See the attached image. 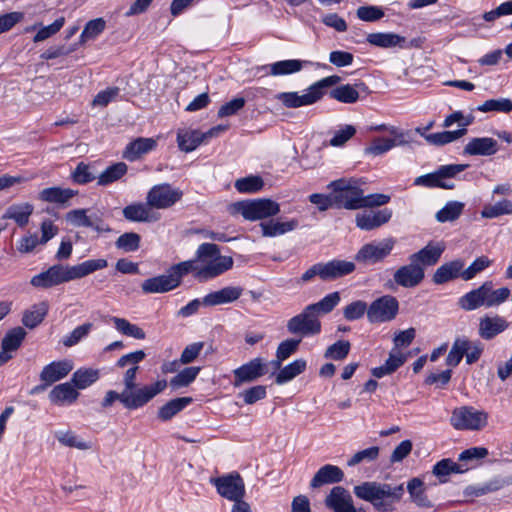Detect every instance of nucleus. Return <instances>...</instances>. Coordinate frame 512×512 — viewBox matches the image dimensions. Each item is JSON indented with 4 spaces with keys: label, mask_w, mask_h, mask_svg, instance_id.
<instances>
[{
    "label": "nucleus",
    "mask_w": 512,
    "mask_h": 512,
    "mask_svg": "<svg viewBox=\"0 0 512 512\" xmlns=\"http://www.w3.org/2000/svg\"><path fill=\"white\" fill-rule=\"evenodd\" d=\"M288 331L291 334L299 335V338L314 335L320 332V322H288Z\"/></svg>",
    "instance_id": "obj_51"
},
{
    "label": "nucleus",
    "mask_w": 512,
    "mask_h": 512,
    "mask_svg": "<svg viewBox=\"0 0 512 512\" xmlns=\"http://www.w3.org/2000/svg\"><path fill=\"white\" fill-rule=\"evenodd\" d=\"M407 143L405 135L393 136L392 139L379 137L372 141L371 145L365 149V153L378 156L388 152L395 146H404Z\"/></svg>",
    "instance_id": "obj_31"
},
{
    "label": "nucleus",
    "mask_w": 512,
    "mask_h": 512,
    "mask_svg": "<svg viewBox=\"0 0 512 512\" xmlns=\"http://www.w3.org/2000/svg\"><path fill=\"white\" fill-rule=\"evenodd\" d=\"M464 209V203L459 201H449L439 210L435 218L440 223L452 222L459 218Z\"/></svg>",
    "instance_id": "obj_41"
},
{
    "label": "nucleus",
    "mask_w": 512,
    "mask_h": 512,
    "mask_svg": "<svg viewBox=\"0 0 512 512\" xmlns=\"http://www.w3.org/2000/svg\"><path fill=\"white\" fill-rule=\"evenodd\" d=\"M497 152V141L493 138H473L464 147V153L468 155L489 156Z\"/></svg>",
    "instance_id": "obj_28"
},
{
    "label": "nucleus",
    "mask_w": 512,
    "mask_h": 512,
    "mask_svg": "<svg viewBox=\"0 0 512 512\" xmlns=\"http://www.w3.org/2000/svg\"><path fill=\"white\" fill-rule=\"evenodd\" d=\"M259 226L263 237H276L295 230L299 226V221L295 218L287 221L271 219L261 222Z\"/></svg>",
    "instance_id": "obj_22"
},
{
    "label": "nucleus",
    "mask_w": 512,
    "mask_h": 512,
    "mask_svg": "<svg viewBox=\"0 0 512 512\" xmlns=\"http://www.w3.org/2000/svg\"><path fill=\"white\" fill-rule=\"evenodd\" d=\"M88 209H74L66 214V220L76 227H89L97 232H108L110 228L97 213L88 214Z\"/></svg>",
    "instance_id": "obj_14"
},
{
    "label": "nucleus",
    "mask_w": 512,
    "mask_h": 512,
    "mask_svg": "<svg viewBox=\"0 0 512 512\" xmlns=\"http://www.w3.org/2000/svg\"><path fill=\"white\" fill-rule=\"evenodd\" d=\"M145 358V353L138 350L123 355L117 361L119 367L130 366L123 375L124 389L121 393L110 390L106 393L101 405L107 408L113 405L115 401H120L125 408L133 410L147 404L156 395L161 393L167 387L166 380H158L151 385L143 387L137 386L138 364Z\"/></svg>",
    "instance_id": "obj_1"
},
{
    "label": "nucleus",
    "mask_w": 512,
    "mask_h": 512,
    "mask_svg": "<svg viewBox=\"0 0 512 512\" xmlns=\"http://www.w3.org/2000/svg\"><path fill=\"white\" fill-rule=\"evenodd\" d=\"M464 261L456 259L442 264L436 269L433 274L432 280L435 284H444L453 279L461 277L462 269L464 268Z\"/></svg>",
    "instance_id": "obj_23"
},
{
    "label": "nucleus",
    "mask_w": 512,
    "mask_h": 512,
    "mask_svg": "<svg viewBox=\"0 0 512 512\" xmlns=\"http://www.w3.org/2000/svg\"><path fill=\"white\" fill-rule=\"evenodd\" d=\"M309 64L308 61L299 59H289L274 62L269 65L270 74L272 76H284L300 72L304 65Z\"/></svg>",
    "instance_id": "obj_36"
},
{
    "label": "nucleus",
    "mask_w": 512,
    "mask_h": 512,
    "mask_svg": "<svg viewBox=\"0 0 512 512\" xmlns=\"http://www.w3.org/2000/svg\"><path fill=\"white\" fill-rule=\"evenodd\" d=\"M108 266L106 259H89L74 266L54 265L47 271L34 276L31 284L36 287H51L63 282L83 278Z\"/></svg>",
    "instance_id": "obj_2"
},
{
    "label": "nucleus",
    "mask_w": 512,
    "mask_h": 512,
    "mask_svg": "<svg viewBox=\"0 0 512 512\" xmlns=\"http://www.w3.org/2000/svg\"><path fill=\"white\" fill-rule=\"evenodd\" d=\"M353 492L359 499L370 502L378 512H392L393 504L404 494V486L366 481L355 486Z\"/></svg>",
    "instance_id": "obj_4"
},
{
    "label": "nucleus",
    "mask_w": 512,
    "mask_h": 512,
    "mask_svg": "<svg viewBox=\"0 0 512 512\" xmlns=\"http://www.w3.org/2000/svg\"><path fill=\"white\" fill-rule=\"evenodd\" d=\"M33 213V206L29 203L13 204L3 214V219H12L20 227L25 226Z\"/></svg>",
    "instance_id": "obj_37"
},
{
    "label": "nucleus",
    "mask_w": 512,
    "mask_h": 512,
    "mask_svg": "<svg viewBox=\"0 0 512 512\" xmlns=\"http://www.w3.org/2000/svg\"><path fill=\"white\" fill-rule=\"evenodd\" d=\"M73 181L77 184H86L93 181L96 176L91 171L90 166L84 162H80L71 175Z\"/></svg>",
    "instance_id": "obj_64"
},
{
    "label": "nucleus",
    "mask_w": 512,
    "mask_h": 512,
    "mask_svg": "<svg viewBox=\"0 0 512 512\" xmlns=\"http://www.w3.org/2000/svg\"><path fill=\"white\" fill-rule=\"evenodd\" d=\"M234 186L240 193H255L263 188L264 182L260 176L251 175L236 180Z\"/></svg>",
    "instance_id": "obj_49"
},
{
    "label": "nucleus",
    "mask_w": 512,
    "mask_h": 512,
    "mask_svg": "<svg viewBox=\"0 0 512 512\" xmlns=\"http://www.w3.org/2000/svg\"><path fill=\"white\" fill-rule=\"evenodd\" d=\"M343 477L344 473L339 467L327 464L316 472L310 485L312 488H319L325 484L340 482Z\"/></svg>",
    "instance_id": "obj_25"
},
{
    "label": "nucleus",
    "mask_w": 512,
    "mask_h": 512,
    "mask_svg": "<svg viewBox=\"0 0 512 512\" xmlns=\"http://www.w3.org/2000/svg\"><path fill=\"white\" fill-rule=\"evenodd\" d=\"M229 211L232 215L240 214L245 220L257 221L278 215L280 205L271 199L260 198L232 203Z\"/></svg>",
    "instance_id": "obj_6"
},
{
    "label": "nucleus",
    "mask_w": 512,
    "mask_h": 512,
    "mask_svg": "<svg viewBox=\"0 0 512 512\" xmlns=\"http://www.w3.org/2000/svg\"><path fill=\"white\" fill-rule=\"evenodd\" d=\"M326 506L334 512H366L356 508L349 492L341 486L333 487L325 499Z\"/></svg>",
    "instance_id": "obj_15"
},
{
    "label": "nucleus",
    "mask_w": 512,
    "mask_h": 512,
    "mask_svg": "<svg viewBox=\"0 0 512 512\" xmlns=\"http://www.w3.org/2000/svg\"><path fill=\"white\" fill-rule=\"evenodd\" d=\"M98 371L93 369L78 370L73 374L72 382L79 388L84 389L98 379Z\"/></svg>",
    "instance_id": "obj_57"
},
{
    "label": "nucleus",
    "mask_w": 512,
    "mask_h": 512,
    "mask_svg": "<svg viewBox=\"0 0 512 512\" xmlns=\"http://www.w3.org/2000/svg\"><path fill=\"white\" fill-rule=\"evenodd\" d=\"M483 347L478 342H473L466 337L455 339L447 357L446 364L450 367H456L466 357V363L472 364L479 360Z\"/></svg>",
    "instance_id": "obj_9"
},
{
    "label": "nucleus",
    "mask_w": 512,
    "mask_h": 512,
    "mask_svg": "<svg viewBox=\"0 0 512 512\" xmlns=\"http://www.w3.org/2000/svg\"><path fill=\"white\" fill-rule=\"evenodd\" d=\"M218 493L234 503L242 502L245 495V486L239 474H230L214 480Z\"/></svg>",
    "instance_id": "obj_12"
},
{
    "label": "nucleus",
    "mask_w": 512,
    "mask_h": 512,
    "mask_svg": "<svg viewBox=\"0 0 512 512\" xmlns=\"http://www.w3.org/2000/svg\"><path fill=\"white\" fill-rule=\"evenodd\" d=\"M78 396L79 393L69 382L55 386L49 393L51 402L57 405L73 403Z\"/></svg>",
    "instance_id": "obj_33"
},
{
    "label": "nucleus",
    "mask_w": 512,
    "mask_h": 512,
    "mask_svg": "<svg viewBox=\"0 0 512 512\" xmlns=\"http://www.w3.org/2000/svg\"><path fill=\"white\" fill-rule=\"evenodd\" d=\"M395 239L386 238L379 242L368 243L362 246V248L356 254V260L364 263H377L387 257L394 245Z\"/></svg>",
    "instance_id": "obj_11"
},
{
    "label": "nucleus",
    "mask_w": 512,
    "mask_h": 512,
    "mask_svg": "<svg viewBox=\"0 0 512 512\" xmlns=\"http://www.w3.org/2000/svg\"><path fill=\"white\" fill-rule=\"evenodd\" d=\"M123 216L132 222H150L159 219V217L152 213L147 203H134L126 206L123 209Z\"/></svg>",
    "instance_id": "obj_29"
},
{
    "label": "nucleus",
    "mask_w": 512,
    "mask_h": 512,
    "mask_svg": "<svg viewBox=\"0 0 512 512\" xmlns=\"http://www.w3.org/2000/svg\"><path fill=\"white\" fill-rule=\"evenodd\" d=\"M408 492L413 500L420 507H430L431 503L424 494L423 482L418 478H413L408 482Z\"/></svg>",
    "instance_id": "obj_52"
},
{
    "label": "nucleus",
    "mask_w": 512,
    "mask_h": 512,
    "mask_svg": "<svg viewBox=\"0 0 512 512\" xmlns=\"http://www.w3.org/2000/svg\"><path fill=\"white\" fill-rule=\"evenodd\" d=\"M176 288V281L168 273L146 279L141 284L145 294L165 293Z\"/></svg>",
    "instance_id": "obj_26"
},
{
    "label": "nucleus",
    "mask_w": 512,
    "mask_h": 512,
    "mask_svg": "<svg viewBox=\"0 0 512 512\" xmlns=\"http://www.w3.org/2000/svg\"><path fill=\"white\" fill-rule=\"evenodd\" d=\"M399 309L398 301L391 295L382 296L374 300L368 308V318L370 320H392L396 317Z\"/></svg>",
    "instance_id": "obj_16"
},
{
    "label": "nucleus",
    "mask_w": 512,
    "mask_h": 512,
    "mask_svg": "<svg viewBox=\"0 0 512 512\" xmlns=\"http://www.w3.org/2000/svg\"><path fill=\"white\" fill-rule=\"evenodd\" d=\"M491 260L486 256L478 257L466 269H462L461 278L465 281L473 279L478 273L488 268Z\"/></svg>",
    "instance_id": "obj_56"
},
{
    "label": "nucleus",
    "mask_w": 512,
    "mask_h": 512,
    "mask_svg": "<svg viewBox=\"0 0 512 512\" xmlns=\"http://www.w3.org/2000/svg\"><path fill=\"white\" fill-rule=\"evenodd\" d=\"M65 24V18L60 17L56 19L52 24L48 26H44L39 29V31L36 33V35L33 38V41L35 43L42 42L51 36L55 35L57 32L61 30V28Z\"/></svg>",
    "instance_id": "obj_61"
},
{
    "label": "nucleus",
    "mask_w": 512,
    "mask_h": 512,
    "mask_svg": "<svg viewBox=\"0 0 512 512\" xmlns=\"http://www.w3.org/2000/svg\"><path fill=\"white\" fill-rule=\"evenodd\" d=\"M370 45L380 48H393L399 47L404 48L406 44V38L396 33H370L366 38Z\"/></svg>",
    "instance_id": "obj_27"
},
{
    "label": "nucleus",
    "mask_w": 512,
    "mask_h": 512,
    "mask_svg": "<svg viewBox=\"0 0 512 512\" xmlns=\"http://www.w3.org/2000/svg\"><path fill=\"white\" fill-rule=\"evenodd\" d=\"M127 172V165L123 162L116 163L106 168L98 176V184L105 186L120 179Z\"/></svg>",
    "instance_id": "obj_46"
},
{
    "label": "nucleus",
    "mask_w": 512,
    "mask_h": 512,
    "mask_svg": "<svg viewBox=\"0 0 512 512\" xmlns=\"http://www.w3.org/2000/svg\"><path fill=\"white\" fill-rule=\"evenodd\" d=\"M72 369L73 365L68 360L52 362L43 368L40 379L46 386H49L66 377Z\"/></svg>",
    "instance_id": "obj_21"
},
{
    "label": "nucleus",
    "mask_w": 512,
    "mask_h": 512,
    "mask_svg": "<svg viewBox=\"0 0 512 512\" xmlns=\"http://www.w3.org/2000/svg\"><path fill=\"white\" fill-rule=\"evenodd\" d=\"M183 192L168 183L154 185L147 193V205L151 209H168L181 200Z\"/></svg>",
    "instance_id": "obj_10"
},
{
    "label": "nucleus",
    "mask_w": 512,
    "mask_h": 512,
    "mask_svg": "<svg viewBox=\"0 0 512 512\" xmlns=\"http://www.w3.org/2000/svg\"><path fill=\"white\" fill-rule=\"evenodd\" d=\"M331 98L345 104H353L359 100V92L355 86L345 84L331 90Z\"/></svg>",
    "instance_id": "obj_44"
},
{
    "label": "nucleus",
    "mask_w": 512,
    "mask_h": 512,
    "mask_svg": "<svg viewBox=\"0 0 512 512\" xmlns=\"http://www.w3.org/2000/svg\"><path fill=\"white\" fill-rule=\"evenodd\" d=\"M243 289L238 286L224 287L218 291L209 293L203 298L206 306H215L233 302L242 295Z\"/></svg>",
    "instance_id": "obj_24"
},
{
    "label": "nucleus",
    "mask_w": 512,
    "mask_h": 512,
    "mask_svg": "<svg viewBox=\"0 0 512 512\" xmlns=\"http://www.w3.org/2000/svg\"><path fill=\"white\" fill-rule=\"evenodd\" d=\"M328 189L333 191V200L336 203V208L347 210L361 209L363 190L361 189L360 180L341 178L330 182Z\"/></svg>",
    "instance_id": "obj_5"
},
{
    "label": "nucleus",
    "mask_w": 512,
    "mask_h": 512,
    "mask_svg": "<svg viewBox=\"0 0 512 512\" xmlns=\"http://www.w3.org/2000/svg\"><path fill=\"white\" fill-rule=\"evenodd\" d=\"M191 402V397H180L172 399L159 409L158 416L161 420L167 421L179 413Z\"/></svg>",
    "instance_id": "obj_39"
},
{
    "label": "nucleus",
    "mask_w": 512,
    "mask_h": 512,
    "mask_svg": "<svg viewBox=\"0 0 512 512\" xmlns=\"http://www.w3.org/2000/svg\"><path fill=\"white\" fill-rule=\"evenodd\" d=\"M477 110L481 112L498 111L507 113L512 111V102L506 98L489 99L483 104L479 105Z\"/></svg>",
    "instance_id": "obj_58"
},
{
    "label": "nucleus",
    "mask_w": 512,
    "mask_h": 512,
    "mask_svg": "<svg viewBox=\"0 0 512 512\" xmlns=\"http://www.w3.org/2000/svg\"><path fill=\"white\" fill-rule=\"evenodd\" d=\"M156 147V141L152 138H138L130 142L123 155L129 161H135L143 154L152 151Z\"/></svg>",
    "instance_id": "obj_32"
},
{
    "label": "nucleus",
    "mask_w": 512,
    "mask_h": 512,
    "mask_svg": "<svg viewBox=\"0 0 512 512\" xmlns=\"http://www.w3.org/2000/svg\"><path fill=\"white\" fill-rule=\"evenodd\" d=\"M506 328V322H480L479 334L482 338L490 340Z\"/></svg>",
    "instance_id": "obj_62"
},
{
    "label": "nucleus",
    "mask_w": 512,
    "mask_h": 512,
    "mask_svg": "<svg viewBox=\"0 0 512 512\" xmlns=\"http://www.w3.org/2000/svg\"><path fill=\"white\" fill-rule=\"evenodd\" d=\"M484 291V306L485 307H496L504 303L511 295L510 290L507 287H501L493 289V283L486 281L483 284Z\"/></svg>",
    "instance_id": "obj_35"
},
{
    "label": "nucleus",
    "mask_w": 512,
    "mask_h": 512,
    "mask_svg": "<svg viewBox=\"0 0 512 512\" xmlns=\"http://www.w3.org/2000/svg\"><path fill=\"white\" fill-rule=\"evenodd\" d=\"M458 472H462V470H460L459 466L450 459H443L433 467V474L439 477L441 482H445V477L451 473Z\"/></svg>",
    "instance_id": "obj_59"
},
{
    "label": "nucleus",
    "mask_w": 512,
    "mask_h": 512,
    "mask_svg": "<svg viewBox=\"0 0 512 512\" xmlns=\"http://www.w3.org/2000/svg\"><path fill=\"white\" fill-rule=\"evenodd\" d=\"M74 195H75V192L71 189H64V188H60V187H50V188L43 189L39 194V198L45 202L65 204Z\"/></svg>",
    "instance_id": "obj_38"
},
{
    "label": "nucleus",
    "mask_w": 512,
    "mask_h": 512,
    "mask_svg": "<svg viewBox=\"0 0 512 512\" xmlns=\"http://www.w3.org/2000/svg\"><path fill=\"white\" fill-rule=\"evenodd\" d=\"M196 280L207 282L214 279L233 267L231 256L222 255L220 248L213 243H202L195 253Z\"/></svg>",
    "instance_id": "obj_3"
},
{
    "label": "nucleus",
    "mask_w": 512,
    "mask_h": 512,
    "mask_svg": "<svg viewBox=\"0 0 512 512\" xmlns=\"http://www.w3.org/2000/svg\"><path fill=\"white\" fill-rule=\"evenodd\" d=\"M26 336V331L22 327H15L8 331L3 337L1 348L15 352L22 344Z\"/></svg>",
    "instance_id": "obj_45"
},
{
    "label": "nucleus",
    "mask_w": 512,
    "mask_h": 512,
    "mask_svg": "<svg viewBox=\"0 0 512 512\" xmlns=\"http://www.w3.org/2000/svg\"><path fill=\"white\" fill-rule=\"evenodd\" d=\"M196 261L195 258L187 261H183L173 265L168 270V275L176 281V288L180 285L183 276L192 273L196 279Z\"/></svg>",
    "instance_id": "obj_43"
},
{
    "label": "nucleus",
    "mask_w": 512,
    "mask_h": 512,
    "mask_svg": "<svg viewBox=\"0 0 512 512\" xmlns=\"http://www.w3.org/2000/svg\"><path fill=\"white\" fill-rule=\"evenodd\" d=\"M324 281L334 280L352 273L355 270V264L351 261L335 259L323 263Z\"/></svg>",
    "instance_id": "obj_30"
},
{
    "label": "nucleus",
    "mask_w": 512,
    "mask_h": 512,
    "mask_svg": "<svg viewBox=\"0 0 512 512\" xmlns=\"http://www.w3.org/2000/svg\"><path fill=\"white\" fill-rule=\"evenodd\" d=\"M424 268L410 261L408 265H404L394 273V281L405 288H412L421 283L424 279Z\"/></svg>",
    "instance_id": "obj_19"
},
{
    "label": "nucleus",
    "mask_w": 512,
    "mask_h": 512,
    "mask_svg": "<svg viewBox=\"0 0 512 512\" xmlns=\"http://www.w3.org/2000/svg\"><path fill=\"white\" fill-rule=\"evenodd\" d=\"M276 99L287 108H298L312 105L319 101L320 97L317 88L312 84L302 94L298 92H282L276 95Z\"/></svg>",
    "instance_id": "obj_17"
},
{
    "label": "nucleus",
    "mask_w": 512,
    "mask_h": 512,
    "mask_svg": "<svg viewBox=\"0 0 512 512\" xmlns=\"http://www.w3.org/2000/svg\"><path fill=\"white\" fill-rule=\"evenodd\" d=\"M203 132L198 130H180L177 133V142L180 150L191 152L205 142Z\"/></svg>",
    "instance_id": "obj_34"
},
{
    "label": "nucleus",
    "mask_w": 512,
    "mask_h": 512,
    "mask_svg": "<svg viewBox=\"0 0 512 512\" xmlns=\"http://www.w3.org/2000/svg\"><path fill=\"white\" fill-rule=\"evenodd\" d=\"M467 164L443 165L433 173L421 175L414 180V185L425 187H439L442 189H453L455 187L451 178L464 171Z\"/></svg>",
    "instance_id": "obj_8"
},
{
    "label": "nucleus",
    "mask_w": 512,
    "mask_h": 512,
    "mask_svg": "<svg viewBox=\"0 0 512 512\" xmlns=\"http://www.w3.org/2000/svg\"><path fill=\"white\" fill-rule=\"evenodd\" d=\"M199 372L200 367H187L170 380V385L173 389L187 387L195 380Z\"/></svg>",
    "instance_id": "obj_50"
},
{
    "label": "nucleus",
    "mask_w": 512,
    "mask_h": 512,
    "mask_svg": "<svg viewBox=\"0 0 512 512\" xmlns=\"http://www.w3.org/2000/svg\"><path fill=\"white\" fill-rule=\"evenodd\" d=\"M488 413L472 406L457 407L452 411L450 424L457 430L479 431L488 424Z\"/></svg>",
    "instance_id": "obj_7"
},
{
    "label": "nucleus",
    "mask_w": 512,
    "mask_h": 512,
    "mask_svg": "<svg viewBox=\"0 0 512 512\" xmlns=\"http://www.w3.org/2000/svg\"><path fill=\"white\" fill-rule=\"evenodd\" d=\"M305 369L306 361L303 359H296L280 369L276 375L275 381L277 384L286 383L301 374Z\"/></svg>",
    "instance_id": "obj_40"
},
{
    "label": "nucleus",
    "mask_w": 512,
    "mask_h": 512,
    "mask_svg": "<svg viewBox=\"0 0 512 512\" xmlns=\"http://www.w3.org/2000/svg\"><path fill=\"white\" fill-rule=\"evenodd\" d=\"M340 300L339 292L329 293L320 301L306 306L300 314L294 316L291 320H314L324 316L330 313L340 303Z\"/></svg>",
    "instance_id": "obj_13"
},
{
    "label": "nucleus",
    "mask_w": 512,
    "mask_h": 512,
    "mask_svg": "<svg viewBox=\"0 0 512 512\" xmlns=\"http://www.w3.org/2000/svg\"><path fill=\"white\" fill-rule=\"evenodd\" d=\"M140 236L137 233L129 232L122 234L116 241V246L125 252H134L139 248Z\"/></svg>",
    "instance_id": "obj_60"
},
{
    "label": "nucleus",
    "mask_w": 512,
    "mask_h": 512,
    "mask_svg": "<svg viewBox=\"0 0 512 512\" xmlns=\"http://www.w3.org/2000/svg\"><path fill=\"white\" fill-rule=\"evenodd\" d=\"M483 285L474 289L459 299V305L462 309L470 311L484 306V291Z\"/></svg>",
    "instance_id": "obj_42"
},
{
    "label": "nucleus",
    "mask_w": 512,
    "mask_h": 512,
    "mask_svg": "<svg viewBox=\"0 0 512 512\" xmlns=\"http://www.w3.org/2000/svg\"><path fill=\"white\" fill-rule=\"evenodd\" d=\"M266 373V364L261 358H254L233 371L235 387L252 382Z\"/></svg>",
    "instance_id": "obj_18"
},
{
    "label": "nucleus",
    "mask_w": 512,
    "mask_h": 512,
    "mask_svg": "<svg viewBox=\"0 0 512 512\" xmlns=\"http://www.w3.org/2000/svg\"><path fill=\"white\" fill-rule=\"evenodd\" d=\"M512 214V201L504 199L492 205H486L481 211L483 218H496L501 215Z\"/></svg>",
    "instance_id": "obj_48"
},
{
    "label": "nucleus",
    "mask_w": 512,
    "mask_h": 512,
    "mask_svg": "<svg viewBox=\"0 0 512 512\" xmlns=\"http://www.w3.org/2000/svg\"><path fill=\"white\" fill-rule=\"evenodd\" d=\"M467 132V129H458L455 131H443L432 133L426 136V140L434 145H444L451 143L462 136H464Z\"/></svg>",
    "instance_id": "obj_47"
},
{
    "label": "nucleus",
    "mask_w": 512,
    "mask_h": 512,
    "mask_svg": "<svg viewBox=\"0 0 512 512\" xmlns=\"http://www.w3.org/2000/svg\"><path fill=\"white\" fill-rule=\"evenodd\" d=\"M106 27V22L103 18H96L86 23L81 35L80 43H85L89 40L95 39L101 34Z\"/></svg>",
    "instance_id": "obj_53"
},
{
    "label": "nucleus",
    "mask_w": 512,
    "mask_h": 512,
    "mask_svg": "<svg viewBox=\"0 0 512 512\" xmlns=\"http://www.w3.org/2000/svg\"><path fill=\"white\" fill-rule=\"evenodd\" d=\"M380 449L378 446H372L356 452L348 461L349 467L356 466L362 462H372L379 457Z\"/></svg>",
    "instance_id": "obj_55"
},
{
    "label": "nucleus",
    "mask_w": 512,
    "mask_h": 512,
    "mask_svg": "<svg viewBox=\"0 0 512 512\" xmlns=\"http://www.w3.org/2000/svg\"><path fill=\"white\" fill-rule=\"evenodd\" d=\"M58 441L70 448L88 450L92 447L90 442L83 441L71 431H61L56 434Z\"/></svg>",
    "instance_id": "obj_54"
},
{
    "label": "nucleus",
    "mask_w": 512,
    "mask_h": 512,
    "mask_svg": "<svg viewBox=\"0 0 512 512\" xmlns=\"http://www.w3.org/2000/svg\"><path fill=\"white\" fill-rule=\"evenodd\" d=\"M444 249L445 246L443 243H429L418 252L410 255L409 260L417 265L422 266L423 268L427 266H432L439 261Z\"/></svg>",
    "instance_id": "obj_20"
},
{
    "label": "nucleus",
    "mask_w": 512,
    "mask_h": 512,
    "mask_svg": "<svg viewBox=\"0 0 512 512\" xmlns=\"http://www.w3.org/2000/svg\"><path fill=\"white\" fill-rule=\"evenodd\" d=\"M368 306L364 301L357 300L348 304L343 311V315L347 320H356L368 314Z\"/></svg>",
    "instance_id": "obj_63"
}]
</instances>
